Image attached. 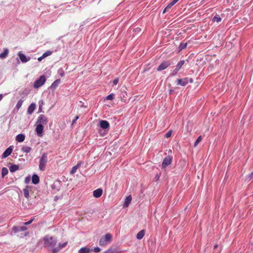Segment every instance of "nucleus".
Here are the masks:
<instances>
[{
	"label": "nucleus",
	"mask_w": 253,
	"mask_h": 253,
	"mask_svg": "<svg viewBox=\"0 0 253 253\" xmlns=\"http://www.w3.org/2000/svg\"><path fill=\"white\" fill-rule=\"evenodd\" d=\"M189 82L190 83H193V79H192V78H190V79H188V82Z\"/></svg>",
	"instance_id": "51"
},
{
	"label": "nucleus",
	"mask_w": 253,
	"mask_h": 253,
	"mask_svg": "<svg viewBox=\"0 0 253 253\" xmlns=\"http://www.w3.org/2000/svg\"><path fill=\"white\" fill-rule=\"evenodd\" d=\"M2 98H3V95H2V94H0V101H1V99H2Z\"/></svg>",
	"instance_id": "52"
},
{
	"label": "nucleus",
	"mask_w": 253,
	"mask_h": 253,
	"mask_svg": "<svg viewBox=\"0 0 253 253\" xmlns=\"http://www.w3.org/2000/svg\"><path fill=\"white\" fill-rule=\"evenodd\" d=\"M40 181V178L38 175L37 174H34L32 176V182L34 184H37L39 183Z\"/></svg>",
	"instance_id": "17"
},
{
	"label": "nucleus",
	"mask_w": 253,
	"mask_h": 253,
	"mask_svg": "<svg viewBox=\"0 0 253 253\" xmlns=\"http://www.w3.org/2000/svg\"><path fill=\"white\" fill-rule=\"evenodd\" d=\"M18 55L20 60L23 63L27 62L28 61H29L30 60V57H26L24 54L20 52H18Z\"/></svg>",
	"instance_id": "11"
},
{
	"label": "nucleus",
	"mask_w": 253,
	"mask_h": 253,
	"mask_svg": "<svg viewBox=\"0 0 253 253\" xmlns=\"http://www.w3.org/2000/svg\"><path fill=\"white\" fill-rule=\"evenodd\" d=\"M45 77L43 75L41 76L39 79H37L34 83V87L38 88L42 86L45 82Z\"/></svg>",
	"instance_id": "4"
},
{
	"label": "nucleus",
	"mask_w": 253,
	"mask_h": 253,
	"mask_svg": "<svg viewBox=\"0 0 253 253\" xmlns=\"http://www.w3.org/2000/svg\"><path fill=\"white\" fill-rule=\"evenodd\" d=\"M187 42H181L178 47L179 51H181L182 49L185 48L187 46Z\"/></svg>",
	"instance_id": "29"
},
{
	"label": "nucleus",
	"mask_w": 253,
	"mask_h": 253,
	"mask_svg": "<svg viewBox=\"0 0 253 253\" xmlns=\"http://www.w3.org/2000/svg\"><path fill=\"white\" fill-rule=\"evenodd\" d=\"M12 231H13L14 233L19 232H20V230H19V226H14V227L12 228Z\"/></svg>",
	"instance_id": "38"
},
{
	"label": "nucleus",
	"mask_w": 253,
	"mask_h": 253,
	"mask_svg": "<svg viewBox=\"0 0 253 253\" xmlns=\"http://www.w3.org/2000/svg\"><path fill=\"white\" fill-rule=\"evenodd\" d=\"M58 74L61 77H63L64 75H65V73H64V71L63 70V68H60L58 69Z\"/></svg>",
	"instance_id": "34"
},
{
	"label": "nucleus",
	"mask_w": 253,
	"mask_h": 253,
	"mask_svg": "<svg viewBox=\"0 0 253 253\" xmlns=\"http://www.w3.org/2000/svg\"><path fill=\"white\" fill-rule=\"evenodd\" d=\"M8 172V169L7 168L4 167L2 168L1 169V176L2 177H4L7 174Z\"/></svg>",
	"instance_id": "31"
},
{
	"label": "nucleus",
	"mask_w": 253,
	"mask_h": 253,
	"mask_svg": "<svg viewBox=\"0 0 253 253\" xmlns=\"http://www.w3.org/2000/svg\"><path fill=\"white\" fill-rule=\"evenodd\" d=\"M35 108H36L35 104V103L31 104L30 105L28 108L27 113L28 114H32L33 113V112L34 111Z\"/></svg>",
	"instance_id": "15"
},
{
	"label": "nucleus",
	"mask_w": 253,
	"mask_h": 253,
	"mask_svg": "<svg viewBox=\"0 0 253 253\" xmlns=\"http://www.w3.org/2000/svg\"><path fill=\"white\" fill-rule=\"evenodd\" d=\"M31 150H32L31 148L30 147H29L27 146H23L21 148V151L23 152L26 153H28L30 152Z\"/></svg>",
	"instance_id": "27"
},
{
	"label": "nucleus",
	"mask_w": 253,
	"mask_h": 253,
	"mask_svg": "<svg viewBox=\"0 0 253 253\" xmlns=\"http://www.w3.org/2000/svg\"><path fill=\"white\" fill-rule=\"evenodd\" d=\"M67 244V242H65L62 244L59 243L58 246H57L55 249H54L52 251L53 253H56L59 252L62 248L66 247Z\"/></svg>",
	"instance_id": "13"
},
{
	"label": "nucleus",
	"mask_w": 253,
	"mask_h": 253,
	"mask_svg": "<svg viewBox=\"0 0 253 253\" xmlns=\"http://www.w3.org/2000/svg\"><path fill=\"white\" fill-rule=\"evenodd\" d=\"M29 188H30L29 186H27L26 187L23 189L24 196L27 199H28L29 197Z\"/></svg>",
	"instance_id": "24"
},
{
	"label": "nucleus",
	"mask_w": 253,
	"mask_h": 253,
	"mask_svg": "<svg viewBox=\"0 0 253 253\" xmlns=\"http://www.w3.org/2000/svg\"><path fill=\"white\" fill-rule=\"evenodd\" d=\"M48 123L47 118L44 115H40L37 121V124H42V125H46Z\"/></svg>",
	"instance_id": "7"
},
{
	"label": "nucleus",
	"mask_w": 253,
	"mask_h": 253,
	"mask_svg": "<svg viewBox=\"0 0 253 253\" xmlns=\"http://www.w3.org/2000/svg\"><path fill=\"white\" fill-rule=\"evenodd\" d=\"M114 99V94L113 93L108 95L106 97L107 100H112Z\"/></svg>",
	"instance_id": "40"
},
{
	"label": "nucleus",
	"mask_w": 253,
	"mask_h": 253,
	"mask_svg": "<svg viewBox=\"0 0 253 253\" xmlns=\"http://www.w3.org/2000/svg\"><path fill=\"white\" fill-rule=\"evenodd\" d=\"M252 178H253V171L248 175V176L246 177V180L250 181Z\"/></svg>",
	"instance_id": "39"
},
{
	"label": "nucleus",
	"mask_w": 253,
	"mask_h": 253,
	"mask_svg": "<svg viewBox=\"0 0 253 253\" xmlns=\"http://www.w3.org/2000/svg\"><path fill=\"white\" fill-rule=\"evenodd\" d=\"M217 248V245H215V246H214V249H215V248Z\"/></svg>",
	"instance_id": "54"
},
{
	"label": "nucleus",
	"mask_w": 253,
	"mask_h": 253,
	"mask_svg": "<svg viewBox=\"0 0 253 253\" xmlns=\"http://www.w3.org/2000/svg\"><path fill=\"white\" fill-rule=\"evenodd\" d=\"M103 191L101 189L98 188L95 190L93 192V195L95 198H98L101 197Z\"/></svg>",
	"instance_id": "14"
},
{
	"label": "nucleus",
	"mask_w": 253,
	"mask_h": 253,
	"mask_svg": "<svg viewBox=\"0 0 253 253\" xmlns=\"http://www.w3.org/2000/svg\"><path fill=\"white\" fill-rule=\"evenodd\" d=\"M44 242V246L47 248L48 250H51L52 251L55 247L57 240V239L54 237H50L49 236H45L43 239Z\"/></svg>",
	"instance_id": "1"
},
{
	"label": "nucleus",
	"mask_w": 253,
	"mask_h": 253,
	"mask_svg": "<svg viewBox=\"0 0 253 253\" xmlns=\"http://www.w3.org/2000/svg\"><path fill=\"white\" fill-rule=\"evenodd\" d=\"M118 82H119V79L116 78L115 79H114L113 80V83L114 85H117L118 83Z\"/></svg>",
	"instance_id": "46"
},
{
	"label": "nucleus",
	"mask_w": 253,
	"mask_h": 253,
	"mask_svg": "<svg viewBox=\"0 0 253 253\" xmlns=\"http://www.w3.org/2000/svg\"><path fill=\"white\" fill-rule=\"evenodd\" d=\"M34 218L31 219V220H30L29 221H27V222H24L23 224L24 225H29L34 220Z\"/></svg>",
	"instance_id": "45"
},
{
	"label": "nucleus",
	"mask_w": 253,
	"mask_h": 253,
	"mask_svg": "<svg viewBox=\"0 0 253 253\" xmlns=\"http://www.w3.org/2000/svg\"><path fill=\"white\" fill-rule=\"evenodd\" d=\"M177 1L175 0H173L171 2L169 3L167 5V9H170V8L174 5Z\"/></svg>",
	"instance_id": "33"
},
{
	"label": "nucleus",
	"mask_w": 253,
	"mask_h": 253,
	"mask_svg": "<svg viewBox=\"0 0 253 253\" xmlns=\"http://www.w3.org/2000/svg\"><path fill=\"white\" fill-rule=\"evenodd\" d=\"M52 53V51H50V50H48V51H46L45 52H44L42 55H43V57H47L49 55H50Z\"/></svg>",
	"instance_id": "36"
},
{
	"label": "nucleus",
	"mask_w": 253,
	"mask_h": 253,
	"mask_svg": "<svg viewBox=\"0 0 253 253\" xmlns=\"http://www.w3.org/2000/svg\"><path fill=\"white\" fill-rule=\"evenodd\" d=\"M169 9H167V6L166 7V8L164 9L163 11V13L164 14L166 13L168 10H169Z\"/></svg>",
	"instance_id": "48"
},
{
	"label": "nucleus",
	"mask_w": 253,
	"mask_h": 253,
	"mask_svg": "<svg viewBox=\"0 0 253 253\" xmlns=\"http://www.w3.org/2000/svg\"><path fill=\"white\" fill-rule=\"evenodd\" d=\"M221 18L219 15L216 14L212 19L213 22L219 23L221 21Z\"/></svg>",
	"instance_id": "28"
},
{
	"label": "nucleus",
	"mask_w": 253,
	"mask_h": 253,
	"mask_svg": "<svg viewBox=\"0 0 253 253\" xmlns=\"http://www.w3.org/2000/svg\"><path fill=\"white\" fill-rule=\"evenodd\" d=\"M120 252L117 249H113L112 248H110L106 251L104 252V253H119Z\"/></svg>",
	"instance_id": "23"
},
{
	"label": "nucleus",
	"mask_w": 253,
	"mask_h": 253,
	"mask_svg": "<svg viewBox=\"0 0 253 253\" xmlns=\"http://www.w3.org/2000/svg\"><path fill=\"white\" fill-rule=\"evenodd\" d=\"M81 166L80 163H78L77 165H76L75 166L73 167L70 171V174H74L76 171L78 169L80 168Z\"/></svg>",
	"instance_id": "25"
},
{
	"label": "nucleus",
	"mask_w": 253,
	"mask_h": 253,
	"mask_svg": "<svg viewBox=\"0 0 253 253\" xmlns=\"http://www.w3.org/2000/svg\"><path fill=\"white\" fill-rule=\"evenodd\" d=\"M188 83V78H185L183 79H178L176 81L177 85H179L182 86H185Z\"/></svg>",
	"instance_id": "8"
},
{
	"label": "nucleus",
	"mask_w": 253,
	"mask_h": 253,
	"mask_svg": "<svg viewBox=\"0 0 253 253\" xmlns=\"http://www.w3.org/2000/svg\"><path fill=\"white\" fill-rule=\"evenodd\" d=\"M44 57H43V55H42V56L41 57H39L38 58V60L39 61H41L42 60V59H43Z\"/></svg>",
	"instance_id": "49"
},
{
	"label": "nucleus",
	"mask_w": 253,
	"mask_h": 253,
	"mask_svg": "<svg viewBox=\"0 0 253 253\" xmlns=\"http://www.w3.org/2000/svg\"><path fill=\"white\" fill-rule=\"evenodd\" d=\"M202 139V137L201 136H199L194 144V147H196L197 146V145H198V144L201 141Z\"/></svg>",
	"instance_id": "35"
},
{
	"label": "nucleus",
	"mask_w": 253,
	"mask_h": 253,
	"mask_svg": "<svg viewBox=\"0 0 253 253\" xmlns=\"http://www.w3.org/2000/svg\"><path fill=\"white\" fill-rule=\"evenodd\" d=\"M30 180H31V177L30 176H27L25 178V183L26 184L29 183V182L30 181Z\"/></svg>",
	"instance_id": "44"
},
{
	"label": "nucleus",
	"mask_w": 253,
	"mask_h": 253,
	"mask_svg": "<svg viewBox=\"0 0 253 253\" xmlns=\"http://www.w3.org/2000/svg\"><path fill=\"white\" fill-rule=\"evenodd\" d=\"M19 165H12L9 167V170L11 172H14L19 169Z\"/></svg>",
	"instance_id": "21"
},
{
	"label": "nucleus",
	"mask_w": 253,
	"mask_h": 253,
	"mask_svg": "<svg viewBox=\"0 0 253 253\" xmlns=\"http://www.w3.org/2000/svg\"><path fill=\"white\" fill-rule=\"evenodd\" d=\"M42 111V107L41 105H40L39 108L38 112H41Z\"/></svg>",
	"instance_id": "50"
},
{
	"label": "nucleus",
	"mask_w": 253,
	"mask_h": 253,
	"mask_svg": "<svg viewBox=\"0 0 253 253\" xmlns=\"http://www.w3.org/2000/svg\"><path fill=\"white\" fill-rule=\"evenodd\" d=\"M23 101L24 100H22V99H20L18 102L16 104V108L17 109V110H19L22 106V105L23 103Z\"/></svg>",
	"instance_id": "32"
},
{
	"label": "nucleus",
	"mask_w": 253,
	"mask_h": 253,
	"mask_svg": "<svg viewBox=\"0 0 253 253\" xmlns=\"http://www.w3.org/2000/svg\"><path fill=\"white\" fill-rule=\"evenodd\" d=\"M145 235V230H142L140 231L136 235V238L138 240L142 239Z\"/></svg>",
	"instance_id": "22"
},
{
	"label": "nucleus",
	"mask_w": 253,
	"mask_h": 253,
	"mask_svg": "<svg viewBox=\"0 0 253 253\" xmlns=\"http://www.w3.org/2000/svg\"><path fill=\"white\" fill-rule=\"evenodd\" d=\"M13 146H10L7 148L2 154L1 158H5L9 156L13 151Z\"/></svg>",
	"instance_id": "10"
},
{
	"label": "nucleus",
	"mask_w": 253,
	"mask_h": 253,
	"mask_svg": "<svg viewBox=\"0 0 253 253\" xmlns=\"http://www.w3.org/2000/svg\"><path fill=\"white\" fill-rule=\"evenodd\" d=\"M25 136L23 134H19L16 137V140L18 142H22L24 141Z\"/></svg>",
	"instance_id": "16"
},
{
	"label": "nucleus",
	"mask_w": 253,
	"mask_h": 253,
	"mask_svg": "<svg viewBox=\"0 0 253 253\" xmlns=\"http://www.w3.org/2000/svg\"><path fill=\"white\" fill-rule=\"evenodd\" d=\"M185 63V61L183 60H180L176 65V68L178 69L179 71L181 69V68L182 67V66L184 65Z\"/></svg>",
	"instance_id": "30"
},
{
	"label": "nucleus",
	"mask_w": 253,
	"mask_h": 253,
	"mask_svg": "<svg viewBox=\"0 0 253 253\" xmlns=\"http://www.w3.org/2000/svg\"><path fill=\"white\" fill-rule=\"evenodd\" d=\"M156 178L157 179H158L159 178V176L158 174H157V175H156Z\"/></svg>",
	"instance_id": "53"
},
{
	"label": "nucleus",
	"mask_w": 253,
	"mask_h": 253,
	"mask_svg": "<svg viewBox=\"0 0 253 253\" xmlns=\"http://www.w3.org/2000/svg\"><path fill=\"white\" fill-rule=\"evenodd\" d=\"M173 158L171 156H167L163 161L162 163L161 168L162 169H165L168 166L171 164Z\"/></svg>",
	"instance_id": "6"
},
{
	"label": "nucleus",
	"mask_w": 253,
	"mask_h": 253,
	"mask_svg": "<svg viewBox=\"0 0 253 253\" xmlns=\"http://www.w3.org/2000/svg\"><path fill=\"white\" fill-rule=\"evenodd\" d=\"M79 118V116H77L76 117L75 119L74 120H73L72 123V125H73V124H74L75 123H76V122L77 120Z\"/></svg>",
	"instance_id": "47"
},
{
	"label": "nucleus",
	"mask_w": 253,
	"mask_h": 253,
	"mask_svg": "<svg viewBox=\"0 0 253 253\" xmlns=\"http://www.w3.org/2000/svg\"><path fill=\"white\" fill-rule=\"evenodd\" d=\"M95 253H99L100 251V249L99 247H95L93 249H91Z\"/></svg>",
	"instance_id": "42"
},
{
	"label": "nucleus",
	"mask_w": 253,
	"mask_h": 253,
	"mask_svg": "<svg viewBox=\"0 0 253 253\" xmlns=\"http://www.w3.org/2000/svg\"><path fill=\"white\" fill-rule=\"evenodd\" d=\"M61 81L60 79H57L55 80L51 85L50 88L51 89H55L58 84H60Z\"/></svg>",
	"instance_id": "18"
},
{
	"label": "nucleus",
	"mask_w": 253,
	"mask_h": 253,
	"mask_svg": "<svg viewBox=\"0 0 253 253\" xmlns=\"http://www.w3.org/2000/svg\"><path fill=\"white\" fill-rule=\"evenodd\" d=\"M179 70L176 68L170 74V76H174L177 74Z\"/></svg>",
	"instance_id": "37"
},
{
	"label": "nucleus",
	"mask_w": 253,
	"mask_h": 253,
	"mask_svg": "<svg viewBox=\"0 0 253 253\" xmlns=\"http://www.w3.org/2000/svg\"><path fill=\"white\" fill-rule=\"evenodd\" d=\"M27 229V228L26 227V226L25 225L19 226L20 232L24 231L26 230Z\"/></svg>",
	"instance_id": "41"
},
{
	"label": "nucleus",
	"mask_w": 253,
	"mask_h": 253,
	"mask_svg": "<svg viewBox=\"0 0 253 253\" xmlns=\"http://www.w3.org/2000/svg\"><path fill=\"white\" fill-rule=\"evenodd\" d=\"M47 162V155L46 153H44L42 154L39 162V169L43 171L45 169V167Z\"/></svg>",
	"instance_id": "3"
},
{
	"label": "nucleus",
	"mask_w": 253,
	"mask_h": 253,
	"mask_svg": "<svg viewBox=\"0 0 253 253\" xmlns=\"http://www.w3.org/2000/svg\"><path fill=\"white\" fill-rule=\"evenodd\" d=\"M8 49L7 48H4L3 52L0 54V58L4 59L5 58L8 54Z\"/></svg>",
	"instance_id": "20"
},
{
	"label": "nucleus",
	"mask_w": 253,
	"mask_h": 253,
	"mask_svg": "<svg viewBox=\"0 0 253 253\" xmlns=\"http://www.w3.org/2000/svg\"><path fill=\"white\" fill-rule=\"evenodd\" d=\"M171 64H172V63L170 60L164 61L158 67L157 70L158 71H162L170 66Z\"/></svg>",
	"instance_id": "5"
},
{
	"label": "nucleus",
	"mask_w": 253,
	"mask_h": 253,
	"mask_svg": "<svg viewBox=\"0 0 253 253\" xmlns=\"http://www.w3.org/2000/svg\"><path fill=\"white\" fill-rule=\"evenodd\" d=\"M131 201V197L130 195L127 196L125 199L124 207H127L128 205L130 204Z\"/></svg>",
	"instance_id": "26"
},
{
	"label": "nucleus",
	"mask_w": 253,
	"mask_h": 253,
	"mask_svg": "<svg viewBox=\"0 0 253 253\" xmlns=\"http://www.w3.org/2000/svg\"><path fill=\"white\" fill-rule=\"evenodd\" d=\"M112 236L110 233H107L104 236L102 237L99 240V245L101 246H106L112 241Z\"/></svg>",
	"instance_id": "2"
},
{
	"label": "nucleus",
	"mask_w": 253,
	"mask_h": 253,
	"mask_svg": "<svg viewBox=\"0 0 253 253\" xmlns=\"http://www.w3.org/2000/svg\"><path fill=\"white\" fill-rule=\"evenodd\" d=\"M91 251H92V250H90V249L85 247L81 248L79 250L78 253H89Z\"/></svg>",
	"instance_id": "19"
},
{
	"label": "nucleus",
	"mask_w": 253,
	"mask_h": 253,
	"mask_svg": "<svg viewBox=\"0 0 253 253\" xmlns=\"http://www.w3.org/2000/svg\"><path fill=\"white\" fill-rule=\"evenodd\" d=\"M35 131L37 135L42 137L43 135V126L42 124H38L36 128Z\"/></svg>",
	"instance_id": "9"
},
{
	"label": "nucleus",
	"mask_w": 253,
	"mask_h": 253,
	"mask_svg": "<svg viewBox=\"0 0 253 253\" xmlns=\"http://www.w3.org/2000/svg\"><path fill=\"white\" fill-rule=\"evenodd\" d=\"M171 133H172V130H169V131L168 132L166 133V134H165V137L166 138H169L171 135Z\"/></svg>",
	"instance_id": "43"
},
{
	"label": "nucleus",
	"mask_w": 253,
	"mask_h": 253,
	"mask_svg": "<svg viewBox=\"0 0 253 253\" xmlns=\"http://www.w3.org/2000/svg\"><path fill=\"white\" fill-rule=\"evenodd\" d=\"M100 126L104 129H109L110 127V124L109 122L106 120H101L99 122Z\"/></svg>",
	"instance_id": "12"
}]
</instances>
